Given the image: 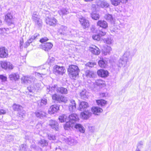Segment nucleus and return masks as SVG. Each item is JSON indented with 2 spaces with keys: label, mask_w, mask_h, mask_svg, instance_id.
<instances>
[{
  "label": "nucleus",
  "mask_w": 151,
  "mask_h": 151,
  "mask_svg": "<svg viewBox=\"0 0 151 151\" xmlns=\"http://www.w3.org/2000/svg\"><path fill=\"white\" fill-rule=\"evenodd\" d=\"M131 50L129 49L124 53L123 56L119 60L117 65L118 67H124L126 66L127 63L132 60V58L135 54L137 50L134 49L131 52Z\"/></svg>",
  "instance_id": "1"
},
{
  "label": "nucleus",
  "mask_w": 151,
  "mask_h": 151,
  "mask_svg": "<svg viewBox=\"0 0 151 151\" xmlns=\"http://www.w3.org/2000/svg\"><path fill=\"white\" fill-rule=\"evenodd\" d=\"M79 69L78 67L76 65H72L70 66L68 69V74L70 77L74 78L78 75Z\"/></svg>",
  "instance_id": "2"
},
{
  "label": "nucleus",
  "mask_w": 151,
  "mask_h": 151,
  "mask_svg": "<svg viewBox=\"0 0 151 151\" xmlns=\"http://www.w3.org/2000/svg\"><path fill=\"white\" fill-rule=\"evenodd\" d=\"M34 69L38 72L35 73V76L39 77H42L43 76L46 74L48 72V69L45 65L35 67Z\"/></svg>",
  "instance_id": "3"
},
{
  "label": "nucleus",
  "mask_w": 151,
  "mask_h": 151,
  "mask_svg": "<svg viewBox=\"0 0 151 151\" xmlns=\"http://www.w3.org/2000/svg\"><path fill=\"white\" fill-rule=\"evenodd\" d=\"M54 73L56 75H62L65 72V70L63 66L56 65L54 67Z\"/></svg>",
  "instance_id": "4"
},
{
  "label": "nucleus",
  "mask_w": 151,
  "mask_h": 151,
  "mask_svg": "<svg viewBox=\"0 0 151 151\" xmlns=\"http://www.w3.org/2000/svg\"><path fill=\"white\" fill-rule=\"evenodd\" d=\"M32 19L35 24L39 26L41 25L42 22L40 19L39 13L37 12H34L32 15Z\"/></svg>",
  "instance_id": "5"
},
{
  "label": "nucleus",
  "mask_w": 151,
  "mask_h": 151,
  "mask_svg": "<svg viewBox=\"0 0 151 151\" xmlns=\"http://www.w3.org/2000/svg\"><path fill=\"white\" fill-rule=\"evenodd\" d=\"M46 22L47 24L50 26H55L57 23V20L54 17L49 16L46 18Z\"/></svg>",
  "instance_id": "6"
},
{
  "label": "nucleus",
  "mask_w": 151,
  "mask_h": 151,
  "mask_svg": "<svg viewBox=\"0 0 151 151\" xmlns=\"http://www.w3.org/2000/svg\"><path fill=\"white\" fill-rule=\"evenodd\" d=\"M79 20L82 26L84 29L88 28L89 26V21L83 17L79 18Z\"/></svg>",
  "instance_id": "7"
},
{
  "label": "nucleus",
  "mask_w": 151,
  "mask_h": 151,
  "mask_svg": "<svg viewBox=\"0 0 151 151\" xmlns=\"http://www.w3.org/2000/svg\"><path fill=\"white\" fill-rule=\"evenodd\" d=\"M63 140L71 146H73L76 145L78 142L76 140H75L70 137L68 138L65 137L63 138Z\"/></svg>",
  "instance_id": "8"
},
{
  "label": "nucleus",
  "mask_w": 151,
  "mask_h": 151,
  "mask_svg": "<svg viewBox=\"0 0 151 151\" xmlns=\"http://www.w3.org/2000/svg\"><path fill=\"white\" fill-rule=\"evenodd\" d=\"M1 64L2 68L5 69H8L9 70H11L13 68V65L9 62L1 61Z\"/></svg>",
  "instance_id": "9"
},
{
  "label": "nucleus",
  "mask_w": 151,
  "mask_h": 151,
  "mask_svg": "<svg viewBox=\"0 0 151 151\" xmlns=\"http://www.w3.org/2000/svg\"><path fill=\"white\" fill-rule=\"evenodd\" d=\"M68 118L69 121L75 124V122H78L79 120L78 116L76 114L73 113L70 115Z\"/></svg>",
  "instance_id": "10"
},
{
  "label": "nucleus",
  "mask_w": 151,
  "mask_h": 151,
  "mask_svg": "<svg viewBox=\"0 0 151 151\" xmlns=\"http://www.w3.org/2000/svg\"><path fill=\"white\" fill-rule=\"evenodd\" d=\"M92 114V113L90 110H87L81 112V115L82 119H86L91 116Z\"/></svg>",
  "instance_id": "11"
},
{
  "label": "nucleus",
  "mask_w": 151,
  "mask_h": 151,
  "mask_svg": "<svg viewBox=\"0 0 151 151\" xmlns=\"http://www.w3.org/2000/svg\"><path fill=\"white\" fill-rule=\"evenodd\" d=\"M5 20L9 25H10L14 23L13 17L10 13H8L5 16Z\"/></svg>",
  "instance_id": "12"
},
{
  "label": "nucleus",
  "mask_w": 151,
  "mask_h": 151,
  "mask_svg": "<svg viewBox=\"0 0 151 151\" xmlns=\"http://www.w3.org/2000/svg\"><path fill=\"white\" fill-rule=\"evenodd\" d=\"M8 55L7 50L4 47L0 48V57L6 58Z\"/></svg>",
  "instance_id": "13"
},
{
  "label": "nucleus",
  "mask_w": 151,
  "mask_h": 151,
  "mask_svg": "<svg viewBox=\"0 0 151 151\" xmlns=\"http://www.w3.org/2000/svg\"><path fill=\"white\" fill-rule=\"evenodd\" d=\"M59 110V105L57 104L53 105L50 106L49 109V113L52 114L57 112Z\"/></svg>",
  "instance_id": "14"
},
{
  "label": "nucleus",
  "mask_w": 151,
  "mask_h": 151,
  "mask_svg": "<svg viewBox=\"0 0 151 151\" xmlns=\"http://www.w3.org/2000/svg\"><path fill=\"white\" fill-rule=\"evenodd\" d=\"M49 124L52 129L55 131H58V124L55 120H50Z\"/></svg>",
  "instance_id": "15"
},
{
  "label": "nucleus",
  "mask_w": 151,
  "mask_h": 151,
  "mask_svg": "<svg viewBox=\"0 0 151 151\" xmlns=\"http://www.w3.org/2000/svg\"><path fill=\"white\" fill-rule=\"evenodd\" d=\"M42 48L44 50L48 51L50 50L53 46V45L51 42H46L42 45Z\"/></svg>",
  "instance_id": "16"
},
{
  "label": "nucleus",
  "mask_w": 151,
  "mask_h": 151,
  "mask_svg": "<svg viewBox=\"0 0 151 151\" xmlns=\"http://www.w3.org/2000/svg\"><path fill=\"white\" fill-rule=\"evenodd\" d=\"M89 50L92 53L95 55H98L100 53L99 49L94 45H92L90 47Z\"/></svg>",
  "instance_id": "17"
},
{
  "label": "nucleus",
  "mask_w": 151,
  "mask_h": 151,
  "mask_svg": "<svg viewBox=\"0 0 151 151\" xmlns=\"http://www.w3.org/2000/svg\"><path fill=\"white\" fill-rule=\"evenodd\" d=\"M58 32L61 35H65L68 33V28L66 26L62 25L58 29Z\"/></svg>",
  "instance_id": "18"
},
{
  "label": "nucleus",
  "mask_w": 151,
  "mask_h": 151,
  "mask_svg": "<svg viewBox=\"0 0 151 151\" xmlns=\"http://www.w3.org/2000/svg\"><path fill=\"white\" fill-rule=\"evenodd\" d=\"M92 112L95 115H99L103 111V110L100 107H93L91 109Z\"/></svg>",
  "instance_id": "19"
},
{
  "label": "nucleus",
  "mask_w": 151,
  "mask_h": 151,
  "mask_svg": "<svg viewBox=\"0 0 151 151\" xmlns=\"http://www.w3.org/2000/svg\"><path fill=\"white\" fill-rule=\"evenodd\" d=\"M97 74L99 76L101 77H105L108 76L109 73L106 70L101 69L97 71Z\"/></svg>",
  "instance_id": "20"
},
{
  "label": "nucleus",
  "mask_w": 151,
  "mask_h": 151,
  "mask_svg": "<svg viewBox=\"0 0 151 151\" xmlns=\"http://www.w3.org/2000/svg\"><path fill=\"white\" fill-rule=\"evenodd\" d=\"M70 101V103L69 106V110L71 112H73L76 109V104L74 100H72Z\"/></svg>",
  "instance_id": "21"
},
{
  "label": "nucleus",
  "mask_w": 151,
  "mask_h": 151,
  "mask_svg": "<svg viewBox=\"0 0 151 151\" xmlns=\"http://www.w3.org/2000/svg\"><path fill=\"white\" fill-rule=\"evenodd\" d=\"M58 88L57 86V85H53L51 86H49L47 88V91L49 94H51L54 92L56 90L57 91V89Z\"/></svg>",
  "instance_id": "22"
},
{
  "label": "nucleus",
  "mask_w": 151,
  "mask_h": 151,
  "mask_svg": "<svg viewBox=\"0 0 151 151\" xmlns=\"http://www.w3.org/2000/svg\"><path fill=\"white\" fill-rule=\"evenodd\" d=\"M98 26L104 29H106L108 27V24L104 20H99L97 23Z\"/></svg>",
  "instance_id": "23"
},
{
  "label": "nucleus",
  "mask_w": 151,
  "mask_h": 151,
  "mask_svg": "<svg viewBox=\"0 0 151 151\" xmlns=\"http://www.w3.org/2000/svg\"><path fill=\"white\" fill-rule=\"evenodd\" d=\"M70 11V10L68 8H63L58 11V13L60 15L63 16L67 14Z\"/></svg>",
  "instance_id": "24"
},
{
  "label": "nucleus",
  "mask_w": 151,
  "mask_h": 151,
  "mask_svg": "<svg viewBox=\"0 0 151 151\" xmlns=\"http://www.w3.org/2000/svg\"><path fill=\"white\" fill-rule=\"evenodd\" d=\"M9 77L12 81H17L19 78V76L17 73H12L9 75Z\"/></svg>",
  "instance_id": "25"
},
{
  "label": "nucleus",
  "mask_w": 151,
  "mask_h": 151,
  "mask_svg": "<svg viewBox=\"0 0 151 151\" xmlns=\"http://www.w3.org/2000/svg\"><path fill=\"white\" fill-rule=\"evenodd\" d=\"M89 106L87 103L85 101L81 102L79 104V110L80 111L84 110L86 108Z\"/></svg>",
  "instance_id": "26"
},
{
  "label": "nucleus",
  "mask_w": 151,
  "mask_h": 151,
  "mask_svg": "<svg viewBox=\"0 0 151 151\" xmlns=\"http://www.w3.org/2000/svg\"><path fill=\"white\" fill-rule=\"evenodd\" d=\"M74 127L81 132L84 133L85 132L84 128L81 124L76 123L75 124Z\"/></svg>",
  "instance_id": "27"
},
{
  "label": "nucleus",
  "mask_w": 151,
  "mask_h": 151,
  "mask_svg": "<svg viewBox=\"0 0 151 151\" xmlns=\"http://www.w3.org/2000/svg\"><path fill=\"white\" fill-rule=\"evenodd\" d=\"M97 5L102 8H108L109 6V4L106 2L102 1H99L97 3Z\"/></svg>",
  "instance_id": "28"
},
{
  "label": "nucleus",
  "mask_w": 151,
  "mask_h": 151,
  "mask_svg": "<svg viewBox=\"0 0 151 151\" xmlns=\"http://www.w3.org/2000/svg\"><path fill=\"white\" fill-rule=\"evenodd\" d=\"M75 124L70 121L67 122L64 126V128L65 130H68L70 128L74 127Z\"/></svg>",
  "instance_id": "29"
},
{
  "label": "nucleus",
  "mask_w": 151,
  "mask_h": 151,
  "mask_svg": "<svg viewBox=\"0 0 151 151\" xmlns=\"http://www.w3.org/2000/svg\"><path fill=\"white\" fill-rule=\"evenodd\" d=\"M32 80L30 77L26 76H23L22 78V81L24 83L28 84L32 83Z\"/></svg>",
  "instance_id": "30"
},
{
  "label": "nucleus",
  "mask_w": 151,
  "mask_h": 151,
  "mask_svg": "<svg viewBox=\"0 0 151 151\" xmlns=\"http://www.w3.org/2000/svg\"><path fill=\"white\" fill-rule=\"evenodd\" d=\"M98 64L99 66L101 68H106L107 66V62L103 59L99 61Z\"/></svg>",
  "instance_id": "31"
},
{
  "label": "nucleus",
  "mask_w": 151,
  "mask_h": 151,
  "mask_svg": "<svg viewBox=\"0 0 151 151\" xmlns=\"http://www.w3.org/2000/svg\"><path fill=\"white\" fill-rule=\"evenodd\" d=\"M35 114L37 117L42 119L45 116V113L42 111H37L35 112Z\"/></svg>",
  "instance_id": "32"
},
{
  "label": "nucleus",
  "mask_w": 151,
  "mask_h": 151,
  "mask_svg": "<svg viewBox=\"0 0 151 151\" xmlns=\"http://www.w3.org/2000/svg\"><path fill=\"white\" fill-rule=\"evenodd\" d=\"M57 92L62 94H66L67 93L68 91L66 88L63 87H60L58 88L57 89Z\"/></svg>",
  "instance_id": "33"
},
{
  "label": "nucleus",
  "mask_w": 151,
  "mask_h": 151,
  "mask_svg": "<svg viewBox=\"0 0 151 151\" xmlns=\"http://www.w3.org/2000/svg\"><path fill=\"white\" fill-rule=\"evenodd\" d=\"M96 84L101 88L104 87L105 86V81L101 79L97 80L96 81Z\"/></svg>",
  "instance_id": "34"
},
{
  "label": "nucleus",
  "mask_w": 151,
  "mask_h": 151,
  "mask_svg": "<svg viewBox=\"0 0 151 151\" xmlns=\"http://www.w3.org/2000/svg\"><path fill=\"white\" fill-rule=\"evenodd\" d=\"M85 75L87 77L93 78L94 76V72L89 70L86 71L85 73Z\"/></svg>",
  "instance_id": "35"
},
{
  "label": "nucleus",
  "mask_w": 151,
  "mask_h": 151,
  "mask_svg": "<svg viewBox=\"0 0 151 151\" xmlns=\"http://www.w3.org/2000/svg\"><path fill=\"white\" fill-rule=\"evenodd\" d=\"M47 103V100L46 99H41L38 101V106H44L46 105Z\"/></svg>",
  "instance_id": "36"
},
{
  "label": "nucleus",
  "mask_w": 151,
  "mask_h": 151,
  "mask_svg": "<svg viewBox=\"0 0 151 151\" xmlns=\"http://www.w3.org/2000/svg\"><path fill=\"white\" fill-rule=\"evenodd\" d=\"M104 18L108 21H109L111 22H113V18L112 15L111 14H107L104 16Z\"/></svg>",
  "instance_id": "37"
},
{
  "label": "nucleus",
  "mask_w": 151,
  "mask_h": 151,
  "mask_svg": "<svg viewBox=\"0 0 151 151\" xmlns=\"http://www.w3.org/2000/svg\"><path fill=\"white\" fill-rule=\"evenodd\" d=\"M80 95L81 99H85L87 98L86 91L85 89L83 90L80 93Z\"/></svg>",
  "instance_id": "38"
},
{
  "label": "nucleus",
  "mask_w": 151,
  "mask_h": 151,
  "mask_svg": "<svg viewBox=\"0 0 151 151\" xmlns=\"http://www.w3.org/2000/svg\"><path fill=\"white\" fill-rule=\"evenodd\" d=\"M96 102L98 105L101 106H104L106 103V101L103 99L97 100L96 101Z\"/></svg>",
  "instance_id": "39"
},
{
  "label": "nucleus",
  "mask_w": 151,
  "mask_h": 151,
  "mask_svg": "<svg viewBox=\"0 0 151 151\" xmlns=\"http://www.w3.org/2000/svg\"><path fill=\"white\" fill-rule=\"evenodd\" d=\"M92 18L95 20H97L99 18V14L96 13L95 12H92L91 14Z\"/></svg>",
  "instance_id": "40"
},
{
  "label": "nucleus",
  "mask_w": 151,
  "mask_h": 151,
  "mask_svg": "<svg viewBox=\"0 0 151 151\" xmlns=\"http://www.w3.org/2000/svg\"><path fill=\"white\" fill-rule=\"evenodd\" d=\"M27 89L30 92H34L36 90L35 85L34 84L28 87Z\"/></svg>",
  "instance_id": "41"
},
{
  "label": "nucleus",
  "mask_w": 151,
  "mask_h": 151,
  "mask_svg": "<svg viewBox=\"0 0 151 151\" xmlns=\"http://www.w3.org/2000/svg\"><path fill=\"white\" fill-rule=\"evenodd\" d=\"M67 116L64 114L62 115L59 116L58 119L61 122H66Z\"/></svg>",
  "instance_id": "42"
},
{
  "label": "nucleus",
  "mask_w": 151,
  "mask_h": 151,
  "mask_svg": "<svg viewBox=\"0 0 151 151\" xmlns=\"http://www.w3.org/2000/svg\"><path fill=\"white\" fill-rule=\"evenodd\" d=\"M39 144L40 145L43 147L47 146L48 145V142L45 140L42 139L40 141Z\"/></svg>",
  "instance_id": "43"
},
{
  "label": "nucleus",
  "mask_w": 151,
  "mask_h": 151,
  "mask_svg": "<svg viewBox=\"0 0 151 151\" xmlns=\"http://www.w3.org/2000/svg\"><path fill=\"white\" fill-rule=\"evenodd\" d=\"M13 107L14 110L17 111H19V110H21L22 109V106L16 104H14Z\"/></svg>",
  "instance_id": "44"
},
{
  "label": "nucleus",
  "mask_w": 151,
  "mask_h": 151,
  "mask_svg": "<svg viewBox=\"0 0 151 151\" xmlns=\"http://www.w3.org/2000/svg\"><path fill=\"white\" fill-rule=\"evenodd\" d=\"M112 5L116 6L119 5L121 2V0H110Z\"/></svg>",
  "instance_id": "45"
},
{
  "label": "nucleus",
  "mask_w": 151,
  "mask_h": 151,
  "mask_svg": "<svg viewBox=\"0 0 151 151\" xmlns=\"http://www.w3.org/2000/svg\"><path fill=\"white\" fill-rule=\"evenodd\" d=\"M39 35L38 33H36L34 34V35L32 36L28 40L29 42L31 43H32L37 37Z\"/></svg>",
  "instance_id": "46"
},
{
  "label": "nucleus",
  "mask_w": 151,
  "mask_h": 151,
  "mask_svg": "<svg viewBox=\"0 0 151 151\" xmlns=\"http://www.w3.org/2000/svg\"><path fill=\"white\" fill-rule=\"evenodd\" d=\"M59 97V95H57L56 94H55L52 96V98L53 100H55L58 102Z\"/></svg>",
  "instance_id": "47"
},
{
  "label": "nucleus",
  "mask_w": 151,
  "mask_h": 151,
  "mask_svg": "<svg viewBox=\"0 0 151 151\" xmlns=\"http://www.w3.org/2000/svg\"><path fill=\"white\" fill-rule=\"evenodd\" d=\"M67 101V99L66 97H64L63 96H60L59 98V102H65Z\"/></svg>",
  "instance_id": "48"
},
{
  "label": "nucleus",
  "mask_w": 151,
  "mask_h": 151,
  "mask_svg": "<svg viewBox=\"0 0 151 151\" xmlns=\"http://www.w3.org/2000/svg\"><path fill=\"white\" fill-rule=\"evenodd\" d=\"M96 65V63L94 62H89L86 64V66L89 67H93Z\"/></svg>",
  "instance_id": "49"
},
{
  "label": "nucleus",
  "mask_w": 151,
  "mask_h": 151,
  "mask_svg": "<svg viewBox=\"0 0 151 151\" xmlns=\"http://www.w3.org/2000/svg\"><path fill=\"white\" fill-rule=\"evenodd\" d=\"M100 36L99 34L97 35H94L92 36V38L93 39L99 41L100 40Z\"/></svg>",
  "instance_id": "50"
},
{
  "label": "nucleus",
  "mask_w": 151,
  "mask_h": 151,
  "mask_svg": "<svg viewBox=\"0 0 151 151\" xmlns=\"http://www.w3.org/2000/svg\"><path fill=\"white\" fill-rule=\"evenodd\" d=\"M27 146L26 145L22 144L20 146V149L22 150L27 151Z\"/></svg>",
  "instance_id": "51"
},
{
  "label": "nucleus",
  "mask_w": 151,
  "mask_h": 151,
  "mask_svg": "<svg viewBox=\"0 0 151 151\" xmlns=\"http://www.w3.org/2000/svg\"><path fill=\"white\" fill-rule=\"evenodd\" d=\"M111 50V48L110 47H108L106 51H103V53L105 55H106L109 54Z\"/></svg>",
  "instance_id": "52"
},
{
  "label": "nucleus",
  "mask_w": 151,
  "mask_h": 151,
  "mask_svg": "<svg viewBox=\"0 0 151 151\" xmlns=\"http://www.w3.org/2000/svg\"><path fill=\"white\" fill-rule=\"evenodd\" d=\"M48 138L49 139L51 140H55V136L50 134L48 135Z\"/></svg>",
  "instance_id": "53"
},
{
  "label": "nucleus",
  "mask_w": 151,
  "mask_h": 151,
  "mask_svg": "<svg viewBox=\"0 0 151 151\" xmlns=\"http://www.w3.org/2000/svg\"><path fill=\"white\" fill-rule=\"evenodd\" d=\"M106 43L109 45H110L112 43V39L111 38H108L106 40Z\"/></svg>",
  "instance_id": "54"
},
{
  "label": "nucleus",
  "mask_w": 151,
  "mask_h": 151,
  "mask_svg": "<svg viewBox=\"0 0 151 151\" xmlns=\"http://www.w3.org/2000/svg\"><path fill=\"white\" fill-rule=\"evenodd\" d=\"M48 40V39L46 37H45L42 38L40 40V42L41 43H43L45 42Z\"/></svg>",
  "instance_id": "55"
},
{
  "label": "nucleus",
  "mask_w": 151,
  "mask_h": 151,
  "mask_svg": "<svg viewBox=\"0 0 151 151\" xmlns=\"http://www.w3.org/2000/svg\"><path fill=\"white\" fill-rule=\"evenodd\" d=\"M0 79L3 81H5L6 80L7 78L3 75H0Z\"/></svg>",
  "instance_id": "56"
},
{
  "label": "nucleus",
  "mask_w": 151,
  "mask_h": 151,
  "mask_svg": "<svg viewBox=\"0 0 151 151\" xmlns=\"http://www.w3.org/2000/svg\"><path fill=\"white\" fill-rule=\"evenodd\" d=\"M42 127V125L41 123H38L36 125V128L37 129H39L38 131H40V130L41 129Z\"/></svg>",
  "instance_id": "57"
},
{
  "label": "nucleus",
  "mask_w": 151,
  "mask_h": 151,
  "mask_svg": "<svg viewBox=\"0 0 151 151\" xmlns=\"http://www.w3.org/2000/svg\"><path fill=\"white\" fill-rule=\"evenodd\" d=\"M55 60V59L52 57H50L48 58L47 62L48 63H51L52 62Z\"/></svg>",
  "instance_id": "58"
},
{
  "label": "nucleus",
  "mask_w": 151,
  "mask_h": 151,
  "mask_svg": "<svg viewBox=\"0 0 151 151\" xmlns=\"http://www.w3.org/2000/svg\"><path fill=\"white\" fill-rule=\"evenodd\" d=\"M35 85L36 90H38L40 88V85L38 83L34 84Z\"/></svg>",
  "instance_id": "59"
},
{
  "label": "nucleus",
  "mask_w": 151,
  "mask_h": 151,
  "mask_svg": "<svg viewBox=\"0 0 151 151\" xmlns=\"http://www.w3.org/2000/svg\"><path fill=\"white\" fill-rule=\"evenodd\" d=\"M30 42H29L28 40L24 44V48H27L29 45Z\"/></svg>",
  "instance_id": "60"
},
{
  "label": "nucleus",
  "mask_w": 151,
  "mask_h": 151,
  "mask_svg": "<svg viewBox=\"0 0 151 151\" xmlns=\"http://www.w3.org/2000/svg\"><path fill=\"white\" fill-rule=\"evenodd\" d=\"M99 34L100 36H104L106 34V33L102 31H100Z\"/></svg>",
  "instance_id": "61"
},
{
  "label": "nucleus",
  "mask_w": 151,
  "mask_h": 151,
  "mask_svg": "<svg viewBox=\"0 0 151 151\" xmlns=\"http://www.w3.org/2000/svg\"><path fill=\"white\" fill-rule=\"evenodd\" d=\"M6 31V29L5 28L0 29V33H4Z\"/></svg>",
  "instance_id": "62"
},
{
  "label": "nucleus",
  "mask_w": 151,
  "mask_h": 151,
  "mask_svg": "<svg viewBox=\"0 0 151 151\" xmlns=\"http://www.w3.org/2000/svg\"><path fill=\"white\" fill-rule=\"evenodd\" d=\"M6 113L5 110L2 109H0V115L5 114Z\"/></svg>",
  "instance_id": "63"
},
{
  "label": "nucleus",
  "mask_w": 151,
  "mask_h": 151,
  "mask_svg": "<svg viewBox=\"0 0 151 151\" xmlns=\"http://www.w3.org/2000/svg\"><path fill=\"white\" fill-rule=\"evenodd\" d=\"M143 145V142L141 141L139 143H138V147H140L141 146H142V145Z\"/></svg>",
  "instance_id": "64"
}]
</instances>
